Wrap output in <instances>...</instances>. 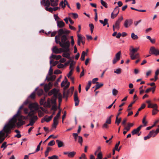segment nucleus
I'll return each mask as SVG.
<instances>
[{
  "mask_svg": "<svg viewBox=\"0 0 159 159\" xmlns=\"http://www.w3.org/2000/svg\"><path fill=\"white\" fill-rule=\"evenodd\" d=\"M51 110L56 111L57 110V107L56 105H53L51 108Z\"/></svg>",
  "mask_w": 159,
  "mask_h": 159,
  "instance_id": "5fc2aeb1",
  "label": "nucleus"
},
{
  "mask_svg": "<svg viewBox=\"0 0 159 159\" xmlns=\"http://www.w3.org/2000/svg\"><path fill=\"white\" fill-rule=\"evenodd\" d=\"M52 86V82H50L48 84H45L44 87V90L45 92L47 93L50 89Z\"/></svg>",
  "mask_w": 159,
  "mask_h": 159,
  "instance_id": "dca6fc26",
  "label": "nucleus"
},
{
  "mask_svg": "<svg viewBox=\"0 0 159 159\" xmlns=\"http://www.w3.org/2000/svg\"><path fill=\"white\" fill-rule=\"evenodd\" d=\"M55 90V88L53 89L48 93V95L49 96H51L53 94V96L51 98V102L53 105H56V100L57 99L56 93H57L56 92Z\"/></svg>",
  "mask_w": 159,
  "mask_h": 159,
  "instance_id": "39448f33",
  "label": "nucleus"
},
{
  "mask_svg": "<svg viewBox=\"0 0 159 159\" xmlns=\"http://www.w3.org/2000/svg\"><path fill=\"white\" fill-rule=\"evenodd\" d=\"M98 78H94L93 79L92 82L93 84H95V83L96 84L97 82H96L98 81Z\"/></svg>",
  "mask_w": 159,
  "mask_h": 159,
  "instance_id": "338daca9",
  "label": "nucleus"
},
{
  "mask_svg": "<svg viewBox=\"0 0 159 159\" xmlns=\"http://www.w3.org/2000/svg\"><path fill=\"white\" fill-rule=\"evenodd\" d=\"M134 125L133 123H128L127 125L125 127L124 129L126 130L127 131H129L130 130V127L133 126Z\"/></svg>",
  "mask_w": 159,
  "mask_h": 159,
  "instance_id": "5701e85b",
  "label": "nucleus"
},
{
  "mask_svg": "<svg viewBox=\"0 0 159 159\" xmlns=\"http://www.w3.org/2000/svg\"><path fill=\"white\" fill-rule=\"evenodd\" d=\"M7 147V142H4L2 145L1 148H4L3 149H4Z\"/></svg>",
  "mask_w": 159,
  "mask_h": 159,
  "instance_id": "c03bdc74",
  "label": "nucleus"
},
{
  "mask_svg": "<svg viewBox=\"0 0 159 159\" xmlns=\"http://www.w3.org/2000/svg\"><path fill=\"white\" fill-rule=\"evenodd\" d=\"M105 123L108 124H111V119L110 118H107Z\"/></svg>",
  "mask_w": 159,
  "mask_h": 159,
  "instance_id": "6e6d98bb",
  "label": "nucleus"
},
{
  "mask_svg": "<svg viewBox=\"0 0 159 159\" xmlns=\"http://www.w3.org/2000/svg\"><path fill=\"white\" fill-rule=\"evenodd\" d=\"M97 159H102V154L101 152H100L97 155Z\"/></svg>",
  "mask_w": 159,
  "mask_h": 159,
  "instance_id": "58836bf2",
  "label": "nucleus"
},
{
  "mask_svg": "<svg viewBox=\"0 0 159 159\" xmlns=\"http://www.w3.org/2000/svg\"><path fill=\"white\" fill-rule=\"evenodd\" d=\"M72 135L74 138L75 140L76 141L77 140V138L78 136V134L76 133H74L72 134Z\"/></svg>",
  "mask_w": 159,
  "mask_h": 159,
  "instance_id": "680f3d73",
  "label": "nucleus"
},
{
  "mask_svg": "<svg viewBox=\"0 0 159 159\" xmlns=\"http://www.w3.org/2000/svg\"><path fill=\"white\" fill-rule=\"evenodd\" d=\"M131 37L132 39L134 40H137L139 38L138 36L135 35L134 33H131Z\"/></svg>",
  "mask_w": 159,
  "mask_h": 159,
  "instance_id": "cd10ccee",
  "label": "nucleus"
},
{
  "mask_svg": "<svg viewBox=\"0 0 159 159\" xmlns=\"http://www.w3.org/2000/svg\"><path fill=\"white\" fill-rule=\"evenodd\" d=\"M91 84V81H89L88 84L86 85L85 88V90L86 91H88V90L90 88Z\"/></svg>",
  "mask_w": 159,
  "mask_h": 159,
  "instance_id": "f704fd0d",
  "label": "nucleus"
},
{
  "mask_svg": "<svg viewBox=\"0 0 159 159\" xmlns=\"http://www.w3.org/2000/svg\"><path fill=\"white\" fill-rule=\"evenodd\" d=\"M35 114V112L34 110H32L31 112L28 114L30 123L27 125V126H33L38 120V118L37 116L34 115Z\"/></svg>",
  "mask_w": 159,
  "mask_h": 159,
  "instance_id": "7ed1b4c3",
  "label": "nucleus"
},
{
  "mask_svg": "<svg viewBox=\"0 0 159 159\" xmlns=\"http://www.w3.org/2000/svg\"><path fill=\"white\" fill-rule=\"evenodd\" d=\"M144 125V126H146V125L147 123V122L146 121V116H145L143 119L142 121Z\"/></svg>",
  "mask_w": 159,
  "mask_h": 159,
  "instance_id": "603ef678",
  "label": "nucleus"
},
{
  "mask_svg": "<svg viewBox=\"0 0 159 159\" xmlns=\"http://www.w3.org/2000/svg\"><path fill=\"white\" fill-rule=\"evenodd\" d=\"M101 4L105 8H107V5L106 2L104 1L103 0H101Z\"/></svg>",
  "mask_w": 159,
  "mask_h": 159,
  "instance_id": "ea45409f",
  "label": "nucleus"
},
{
  "mask_svg": "<svg viewBox=\"0 0 159 159\" xmlns=\"http://www.w3.org/2000/svg\"><path fill=\"white\" fill-rule=\"evenodd\" d=\"M43 93V89H39L38 92V94L39 96H40L42 95Z\"/></svg>",
  "mask_w": 159,
  "mask_h": 159,
  "instance_id": "a19ab883",
  "label": "nucleus"
},
{
  "mask_svg": "<svg viewBox=\"0 0 159 159\" xmlns=\"http://www.w3.org/2000/svg\"><path fill=\"white\" fill-rule=\"evenodd\" d=\"M59 111L58 113L57 114V115L56 116H55V117H57L58 118H59V117L61 115V109H60V107H59Z\"/></svg>",
  "mask_w": 159,
  "mask_h": 159,
  "instance_id": "8fccbe9b",
  "label": "nucleus"
},
{
  "mask_svg": "<svg viewBox=\"0 0 159 159\" xmlns=\"http://www.w3.org/2000/svg\"><path fill=\"white\" fill-rule=\"evenodd\" d=\"M55 142L54 140H52L50 141L48 144V146H52L54 145Z\"/></svg>",
  "mask_w": 159,
  "mask_h": 159,
  "instance_id": "a18cd8bd",
  "label": "nucleus"
},
{
  "mask_svg": "<svg viewBox=\"0 0 159 159\" xmlns=\"http://www.w3.org/2000/svg\"><path fill=\"white\" fill-rule=\"evenodd\" d=\"M70 92V89L66 91H64L63 93V96L64 98H66V99L68 97Z\"/></svg>",
  "mask_w": 159,
  "mask_h": 159,
  "instance_id": "a878e982",
  "label": "nucleus"
},
{
  "mask_svg": "<svg viewBox=\"0 0 159 159\" xmlns=\"http://www.w3.org/2000/svg\"><path fill=\"white\" fill-rule=\"evenodd\" d=\"M23 108V106H21L17 113L5 125L3 130L7 134L11 133V130L15 127L16 124L17 126H20L25 123V121L23 120L25 119V117L20 115V110Z\"/></svg>",
  "mask_w": 159,
  "mask_h": 159,
  "instance_id": "f257e3e1",
  "label": "nucleus"
},
{
  "mask_svg": "<svg viewBox=\"0 0 159 159\" xmlns=\"http://www.w3.org/2000/svg\"><path fill=\"white\" fill-rule=\"evenodd\" d=\"M9 134H7L5 133L3 130V129L0 131V143H2L4 140L5 138L7 137Z\"/></svg>",
  "mask_w": 159,
  "mask_h": 159,
  "instance_id": "1a4fd4ad",
  "label": "nucleus"
},
{
  "mask_svg": "<svg viewBox=\"0 0 159 159\" xmlns=\"http://www.w3.org/2000/svg\"><path fill=\"white\" fill-rule=\"evenodd\" d=\"M52 51L56 54L60 53L62 52H67L68 51H63V48H58L57 46H54L52 49Z\"/></svg>",
  "mask_w": 159,
  "mask_h": 159,
  "instance_id": "f8f14e48",
  "label": "nucleus"
},
{
  "mask_svg": "<svg viewBox=\"0 0 159 159\" xmlns=\"http://www.w3.org/2000/svg\"><path fill=\"white\" fill-rule=\"evenodd\" d=\"M41 4L42 5H43L44 6L49 7L51 5V3L49 0H42L41 1Z\"/></svg>",
  "mask_w": 159,
  "mask_h": 159,
  "instance_id": "a211bd4d",
  "label": "nucleus"
},
{
  "mask_svg": "<svg viewBox=\"0 0 159 159\" xmlns=\"http://www.w3.org/2000/svg\"><path fill=\"white\" fill-rule=\"evenodd\" d=\"M68 65V63H66L64 64L62 63L58 64L57 66L59 69H64L65 67Z\"/></svg>",
  "mask_w": 159,
  "mask_h": 159,
  "instance_id": "412c9836",
  "label": "nucleus"
},
{
  "mask_svg": "<svg viewBox=\"0 0 159 159\" xmlns=\"http://www.w3.org/2000/svg\"><path fill=\"white\" fill-rule=\"evenodd\" d=\"M139 49V47L134 48L133 46L130 47L129 49V55L131 59L134 60L139 57V54L138 53L135 54V53L137 52Z\"/></svg>",
  "mask_w": 159,
  "mask_h": 159,
  "instance_id": "20e7f679",
  "label": "nucleus"
},
{
  "mask_svg": "<svg viewBox=\"0 0 159 159\" xmlns=\"http://www.w3.org/2000/svg\"><path fill=\"white\" fill-rule=\"evenodd\" d=\"M75 63L73 62H72L70 64V70H73L74 68V65Z\"/></svg>",
  "mask_w": 159,
  "mask_h": 159,
  "instance_id": "774afa93",
  "label": "nucleus"
},
{
  "mask_svg": "<svg viewBox=\"0 0 159 159\" xmlns=\"http://www.w3.org/2000/svg\"><path fill=\"white\" fill-rule=\"evenodd\" d=\"M149 53L151 54H153L156 56L159 55V49H156L153 46L150 47L149 51Z\"/></svg>",
  "mask_w": 159,
  "mask_h": 159,
  "instance_id": "6e6552de",
  "label": "nucleus"
},
{
  "mask_svg": "<svg viewBox=\"0 0 159 159\" xmlns=\"http://www.w3.org/2000/svg\"><path fill=\"white\" fill-rule=\"evenodd\" d=\"M87 52H86L85 51H83L81 54V57L80 58L82 60L84 61V60L85 59V56L87 55Z\"/></svg>",
  "mask_w": 159,
  "mask_h": 159,
  "instance_id": "c756f323",
  "label": "nucleus"
},
{
  "mask_svg": "<svg viewBox=\"0 0 159 159\" xmlns=\"http://www.w3.org/2000/svg\"><path fill=\"white\" fill-rule=\"evenodd\" d=\"M62 56L65 57L67 59H70V54L69 53L65 52L63 53Z\"/></svg>",
  "mask_w": 159,
  "mask_h": 159,
  "instance_id": "7c9ffc66",
  "label": "nucleus"
},
{
  "mask_svg": "<svg viewBox=\"0 0 159 159\" xmlns=\"http://www.w3.org/2000/svg\"><path fill=\"white\" fill-rule=\"evenodd\" d=\"M70 33V31L65 29H60L58 31V35L55 36V39L56 43H59L60 46L63 48V51H69L70 42L69 41H66L67 37L65 35H63L61 36V41H60V36L63 34H67Z\"/></svg>",
  "mask_w": 159,
  "mask_h": 159,
  "instance_id": "f03ea898",
  "label": "nucleus"
},
{
  "mask_svg": "<svg viewBox=\"0 0 159 159\" xmlns=\"http://www.w3.org/2000/svg\"><path fill=\"white\" fill-rule=\"evenodd\" d=\"M121 120V118H118V117H116V119L115 120V123L117 125H119L120 123Z\"/></svg>",
  "mask_w": 159,
  "mask_h": 159,
  "instance_id": "72a5a7b5",
  "label": "nucleus"
},
{
  "mask_svg": "<svg viewBox=\"0 0 159 159\" xmlns=\"http://www.w3.org/2000/svg\"><path fill=\"white\" fill-rule=\"evenodd\" d=\"M89 26L90 28L91 33H92L93 31V29L94 28V26L92 24H90L89 25Z\"/></svg>",
  "mask_w": 159,
  "mask_h": 159,
  "instance_id": "4d7b16f0",
  "label": "nucleus"
},
{
  "mask_svg": "<svg viewBox=\"0 0 159 159\" xmlns=\"http://www.w3.org/2000/svg\"><path fill=\"white\" fill-rule=\"evenodd\" d=\"M59 5L63 8L65 7L64 2L62 1L60 3Z\"/></svg>",
  "mask_w": 159,
  "mask_h": 159,
  "instance_id": "0e129e2a",
  "label": "nucleus"
},
{
  "mask_svg": "<svg viewBox=\"0 0 159 159\" xmlns=\"http://www.w3.org/2000/svg\"><path fill=\"white\" fill-rule=\"evenodd\" d=\"M58 63V61H56L53 62V60H51L50 61V63L51 64H52L53 66H55L56 65H57Z\"/></svg>",
  "mask_w": 159,
  "mask_h": 159,
  "instance_id": "e433bc0d",
  "label": "nucleus"
},
{
  "mask_svg": "<svg viewBox=\"0 0 159 159\" xmlns=\"http://www.w3.org/2000/svg\"><path fill=\"white\" fill-rule=\"evenodd\" d=\"M57 25L59 28H62L65 26V23L62 20L57 21Z\"/></svg>",
  "mask_w": 159,
  "mask_h": 159,
  "instance_id": "aec40b11",
  "label": "nucleus"
},
{
  "mask_svg": "<svg viewBox=\"0 0 159 159\" xmlns=\"http://www.w3.org/2000/svg\"><path fill=\"white\" fill-rule=\"evenodd\" d=\"M50 76H51L50 77H49L48 76H47L46 77V80L48 82L50 81H53L56 78V76L55 75H53Z\"/></svg>",
  "mask_w": 159,
  "mask_h": 159,
  "instance_id": "4be33fe9",
  "label": "nucleus"
},
{
  "mask_svg": "<svg viewBox=\"0 0 159 159\" xmlns=\"http://www.w3.org/2000/svg\"><path fill=\"white\" fill-rule=\"evenodd\" d=\"M123 20V17L121 16L119 17L118 20L116 21L115 24L113 25V30L115 31L116 30H119L120 26V24Z\"/></svg>",
  "mask_w": 159,
  "mask_h": 159,
  "instance_id": "423d86ee",
  "label": "nucleus"
},
{
  "mask_svg": "<svg viewBox=\"0 0 159 159\" xmlns=\"http://www.w3.org/2000/svg\"><path fill=\"white\" fill-rule=\"evenodd\" d=\"M58 2L54 1L53 2H51V5L52 7H54L57 6L58 5Z\"/></svg>",
  "mask_w": 159,
  "mask_h": 159,
  "instance_id": "79ce46f5",
  "label": "nucleus"
},
{
  "mask_svg": "<svg viewBox=\"0 0 159 159\" xmlns=\"http://www.w3.org/2000/svg\"><path fill=\"white\" fill-rule=\"evenodd\" d=\"M143 127L142 125H140L139 127H138L137 128L134 129L132 132L131 133L132 135H134V134H138L140 130H141V128Z\"/></svg>",
  "mask_w": 159,
  "mask_h": 159,
  "instance_id": "f3484780",
  "label": "nucleus"
},
{
  "mask_svg": "<svg viewBox=\"0 0 159 159\" xmlns=\"http://www.w3.org/2000/svg\"><path fill=\"white\" fill-rule=\"evenodd\" d=\"M48 158L49 159H58V157L56 155H53L51 157H49Z\"/></svg>",
  "mask_w": 159,
  "mask_h": 159,
  "instance_id": "09e8293b",
  "label": "nucleus"
},
{
  "mask_svg": "<svg viewBox=\"0 0 159 159\" xmlns=\"http://www.w3.org/2000/svg\"><path fill=\"white\" fill-rule=\"evenodd\" d=\"M56 89V93H56L57 97V98H58V102L59 103V106H60V104L61 103V102L62 101V96L61 94L59 92V90H58L57 89L55 88Z\"/></svg>",
  "mask_w": 159,
  "mask_h": 159,
  "instance_id": "2eb2a0df",
  "label": "nucleus"
},
{
  "mask_svg": "<svg viewBox=\"0 0 159 159\" xmlns=\"http://www.w3.org/2000/svg\"><path fill=\"white\" fill-rule=\"evenodd\" d=\"M119 12V8L117 6L116 7L112 13H114L115 16H117Z\"/></svg>",
  "mask_w": 159,
  "mask_h": 159,
  "instance_id": "393cba45",
  "label": "nucleus"
},
{
  "mask_svg": "<svg viewBox=\"0 0 159 159\" xmlns=\"http://www.w3.org/2000/svg\"><path fill=\"white\" fill-rule=\"evenodd\" d=\"M29 108L30 109V111L31 112L32 110H34L36 113L35 111L38 110V105L36 103H31L29 104Z\"/></svg>",
  "mask_w": 159,
  "mask_h": 159,
  "instance_id": "9b49d317",
  "label": "nucleus"
},
{
  "mask_svg": "<svg viewBox=\"0 0 159 159\" xmlns=\"http://www.w3.org/2000/svg\"><path fill=\"white\" fill-rule=\"evenodd\" d=\"M133 21L131 19H127L125 20L124 23V25L126 28L130 27L132 24Z\"/></svg>",
  "mask_w": 159,
  "mask_h": 159,
  "instance_id": "ddd939ff",
  "label": "nucleus"
},
{
  "mask_svg": "<svg viewBox=\"0 0 159 159\" xmlns=\"http://www.w3.org/2000/svg\"><path fill=\"white\" fill-rule=\"evenodd\" d=\"M59 118L57 117H54L53 118V124L52 125V127L54 128H56L57 127V126L58 125V119Z\"/></svg>",
  "mask_w": 159,
  "mask_h": 159,
  "instance_id": "6ab92c4d",
  "label": "nucleus"
},
{
  "mask_svg": "<svg viewBox=\"0 0 159 159\" xmlns=\"http://www.w3.org/2000/svg\"><path fill=\"white\" fill-rule=\"evenodd\" d=\"M118 93V91L115 89H113L112 93L113 95L114 96H116Z\"/></svg>",
  "mask_w": 159,
  "mask_h": 159,
  "instance_id": "4c0bfd02",
  "label": "nucleus"
},
{
  "mask_svg": "<svg viewBox=\"0 0 159 159\" xmlns=\"http://www.w3.org/2000/svg\"><path fill=\"white\" fill-rule=\"evenodd\" d=\"M29 97L31 98L32 99H34L35 98V93H32L31 95Z\"/></svg>",
  "mask_w": 159,
  "mask_h": 159,
  "instance_id": "bf43d9fd",
  "label": "nucleus"
},
{
  "mask_svg": "<svg viewBox=\"0 0 159 159\" xmlns=\"http://www.w3.org/2000/svg\"><path fill=\"white\" fill-rule=\"evenodd\" d=\"M108 124L105 123L104 124H103L102 125V127L103 129L104 128H106L107 129L108 128Z\"/></svg>",
  "mask_w": 159,
  "mask_h": 159,
  "instance_id": "13d9d810",
  "label": "nucleus"
},
{
  "mask_svg": "<svg viewBox=\"0 0 159 159\" xmlns=\"http://www.w3.org/2000/svg\"><path fill=\"white\" fill-rule=\"evenodd\" d=\"M72 15L73 17L75 19H76L78 17V15L77 14L75 13H70L69 14V16H71Z\"/></svg>",
  "mask_w": 159,
  "mask_h": 159,
  "instance_id": "de8ad7c7",
  "label": "nucleus"
},
{
  "mask_svg": "<svg viewBox=\"0 0 159 159\" xmlns=\"http://www.w3.org/2000/svg\"><path fill=\"white\" fill-rule=\"evenodd\" d=\"M38 114L39 117H41L43 115V113L40 110L38 111Z\"/></svg>",
  "mask_w": 159,
  "mask_h": 159,
  "instance_id": "69168bd1",
  "label": "nucleus"
},
{
  "mask_svg": "<svg viewBox=\"0 0 159 159\" xmlns=\"http://www.w3.org/2000/svg\"><path fill=\"white\" fill-rule=\"evenodd\" d=\"M76 154V152L74 151H73L71 152H69L68 157H73Z\"/></svg>",
  "mask_w": 159,
  "mask_h": 159,
  "instance_id": "2f4dec72",
  "label": "nucleus"
},
{
  "mask_svg": "<svg viewBox=\"0 0 159 159\" xmlns=\"http://www.w3.org/2000/svg\"><path fill=\"white\" fill-rule=\"evenodd\" d=\"M73 70H70V71L69 72V73L67 75V76L68 78H70V77H71V75H72L73 73Z\"/></svg>",
  "mask_w": 159,
  "mask_h": 159,
  "instance_id": "e2e57ef3",
  "label": "nucleus"
},
{
  "mask_svg": "<svg viewBox=\"0 0 159 159\" xmlns=\"http://www.w3.org/2000/svg\"><path fill=\"white\" fill-rule=\"evenodd\" d=\"M97 84L95 86V90H97L100 87L103 86V84L102 83L99 84L98 82H96Z\"/></svg>",
  "mask_w": 159,
  "mask_h": 159,
  "instance_id": "c85d7f7f",
  "label": "nucleus"
},
{
  "mask_svg": "<svg viewBox=\"0 0 159 159\" xmlns=\"http://www.w3.org/2000/svg\"><path fill=\"white\" fill-rule=\"evenodd\" d=\"M149 134L151 137H155L157 135L154 130L150 131Z\"/></svg>",
  "mask_w": 159,
  "mask_h": 159,
  "instance_id": "473e14b6",
  "label": "nucleus"
},
{
  "mask_svg": "<svg viewBox=\"0 0 159 159\" xmlns=\"http://www.w3.org/2000/svg\"><path fill=\"white\" fill-rule=\"evenodd\" d=\"M74 100L75 102V106H77L78 105L80 101L78 96L77 91H75L74 94Z\"/></svg>",
  "mask_w": 159,
  "mask_h": 159,
  "instance_id": "4468645a",
  "label": "nucleus"
},
{
  "mask_svg": "<svg viewBox=\"0 0 159 159\" xmlns=\"http://www.w3.org/2000/svg\"><path fill=\"white\" fill-rule=\"evenodd\" d=\"M158 111L157 108L154 109L152 111V114L154 115L157 113V111Z\"/></svg>",
  "mask_w": 159,
  "mask_h": 159,
  "instance_id": "052dcab7",
  "label": "nucleus"
},
{
  "mask_svg": "<svg viewBox=\"0 0 159 159\" xmlns=\"http://www.w3.org/2000/svg\"><path fill=\"white\" fill-rule=\"evenodd\" d=\"M42 142V141H41L40 142L39 144L37 146V148L35 150V152H37L40 150V146H41V145Z\"/></svg>",
  "mask_w": 159,
  "mask_h": 159,
  "instance_id": "c9c22d12",
  "label": "nucleus"
},
{
  "mask_svg": "<svg viewBox=\"0 0 159 159\" xmlns=\"http://www.w3.org/2000/svg\"><path fill=\"white\" fill-rule=\"evenodd\" d=\"M56 142L57 143V145L59 148H61L64 146L63 143L61 140H57L56 141Z\"/></svg>",
  "mask_w": 159,
  "mask_h": 159,
  "instance_id": "b1692460",
  "label": "nucleus"
},
{
  "mask_svg": "<svg viewBox=\"0 0 159 159\" xmlns=\"http://www.w3.org/2000/svg\"><path fill=\"white\" fill-rule=\"evenodd\" d=\"M54 19L57 22V21H60V18L57 15L55 14L54 15Z\"/></svg>",
  "mask_w": 159,
  "mask_h": 159,
  "instance_id": "49530a36",
  "label": "nucleus"
},
{
  "mask_svg": "<svg viewBox=\"0 0 159 159\" xmlns=\"http://www.w3.org/2000/svg\"><path fill=\"white\" fill-rule=\"evenodd\" d=\"M145 106H146V105H145V104H142V105H141V106L138 109V111H140L142 109H143L145 107Z\"/></svg>",
  "mask_w": 159,
  "mask_h": 159,
  "instance_id": "864d4df0",
  "label": "nucleus"
},
{
  "mask_svg": "<svg viewBox=\"0 0 159 159\" xmlns=\"http://www.w3.org/2000/svg\"><path fill=\"white\" fill-rule=\"evenodd\" d=\"M79 140H78V142L80 143L81 145L82 144V143L83 142V138L81 136H79Z\"/></svg>",
  "mask_w": 159,
  "mask_h": 159,
  "instance_id": "3c124183",
  "label": "nucleus"
},
{
  "mask_svg": "<svg viewBox=\"0 0 159 159\" xmlns=\"http://www.w3.org/2000/svg\"><path fill=\"white\" fill-rule=\"evenodd\" d=\"M77 35L78 37L77 44L78 45L80 46L81 43L83 45L84 44L85 41V37L82 36L81 34H78Z\"/></svg>",
  "mask_w": 159,
  "mask_h": 159,
  "instance_id": "0eeeda50",
  "label": "nucleus"
},
{
  "mask_svg": "<svg viewBox=\"0 0 159 159\" xmlns=\"http://www.w3.org/2000/svg\"><path fill=\"white\" fill-rule=\"evenodd\" d=\"M121 54V51H119L116 54L115 57L112 61V63L113 64H116L120 60Z\"/></svg>",
  "mask_w": 159,
  "mask_h": 159,
  "instance_id": "9d476101",
  "label": "nucleus"
},
{
  "mask_svg": "<svg viewBox=\"0 0 159 159\" xmlns=\"http://www.w3.org/2000/svg\"><path fill=\"white\" fill-rule=\"evenodd\" d=\"M99 21L100 23L103 25V26H105L107 24H108V20L107 19H104V21L100 20Z\"/></svg>",
  "mask_w": 159,
  "mask_h": 159,
  "instance_id": "bb28decb",
  "label": "nucleus"
},
{
  "mask_svg": "<svg viewBox=\"0 0 159 159\" xmlns=\"http://www.w3.org/2000/svg\"><path fill=\"white\" fill-rule=\"evenodd\" d=\"M45 7V10L49 12H52L53 11V8L52 7Z\"/></svg>",
  "mask_w": 159,
  "mask_h": 159,
  "instance_id": "37998d69",
  "label": "nucleus"
}]
</instances>
